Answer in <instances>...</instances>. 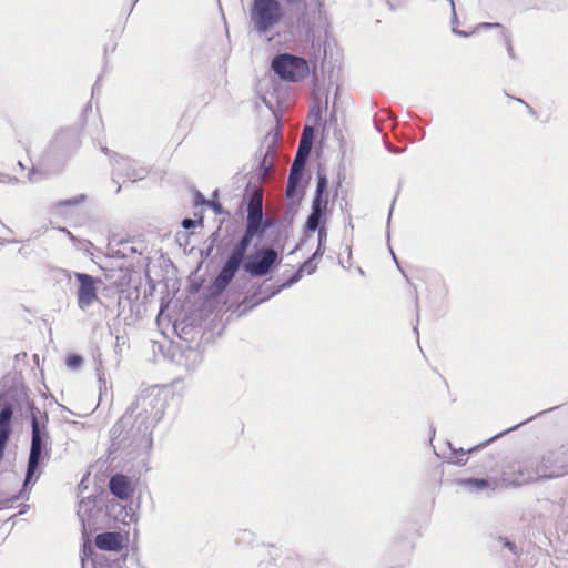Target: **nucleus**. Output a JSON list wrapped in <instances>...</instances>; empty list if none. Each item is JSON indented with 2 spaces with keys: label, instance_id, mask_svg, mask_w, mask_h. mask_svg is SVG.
Wrapping results in <instances>:
<instances>
[{
  "label": "nucleus",
  "instance_id": "f03ea898",
  "mask_svg": "<svg viewBox=\"0 0 568 568\" xmlns=\"http://www.w3.org/2000/svg\"><path fill=\"white\" fill-rule=\"evenodd\" d=\"M283 18L284 9L280 0H252L250 3V26L257 34H267Z\"/></svg>",
  "mask_w": 568,
  "mask_h": 568
},
{
  "label": "nucleus",
  "instance_id": "2eb2a0df",
  "mask_svg": "<svg viewBox=\"0 0 568 568\" xmlns=\"http://www.w3.org/2000/svg\"><path fill=\"white\" fill-rule=\"evenodd\" d=\"M327 206L328 195L315 193L314 199L312 201V209L327 212Z\"/></svg>",
  "mask_w": 568,
  "mask_h": 568
},
{
  "label": "nucleus",
  "instance_id": "423d86ee",
  "mask_svg": "<svg viewBox=\"0 0 568 568\" xmlns=\"http://www.w3.org/2000/svg\"><path fill=\"white\" fill-rule=\"evenodd\" d=\"M501 480L514 486L527 485L539 481V473L536 466L523 460H511L503 466Z\"/></svg>",
  "mask_w": 568,
  "mask_h": 568
},
{
  "label": "nucleus",
  "instance_id": "412c9836",
  "mask_svg": "<svg viewBox=\"0 0 568 568\" xmlns=\"http://www.w3.org/2000/svg\"><path fill=\"white\" fill-rule=\"evenodd\" d=\"M508 52H509L510 57H513V58L515 57L513 47L510 44H508Z\"/></svg>",
  "mask_w": 568,
  "mask_h": 568
},
{
  "label": "nucleus",
  "instance_id": "4be33fe9",
  "mask_svg": "<svg viewBox=\"0 0 568 568\" xmlns=\"http://www.w3.org/2000/svg\"><path fill=\"white\" fill-rule=\"evenodd\" d=\"M312 134H313V131L312 132H310V131L306 132V140L308 142H311Z\"/></svg>",
  "mask_w": 568,
  "mask_h": 568
},
{
  "label": "nucleus",
  "instance_id": "aec40b11",
  "mask_svg": "<svg viewBox=\"0 0 568 568\" xmlns=\"http://www.w3.org/2000/svg\"><path fill=\"white\" fill-rule=\"evenodd\" d=\"M182 226H183L184 229H191V227H193V226H194V221H193V220H191V219H185V220H183V222H182Z\"/></svg>",
  "mask_w": 568,
  "mask_h": 568
},
{
  "label": "nucleus",
  "instance_id": "1a4fd4ad",
  "mask_svg": "<svg viewBox=\"0 0 568 568\" xmlns=\"http://www.w3.org/2000/svg\"><path fill=\"white\" fill-rule=\"evenodd\" d=\"M282 135V128L278 122H276L274 129H272L265 136V141L267 142L266 151L263 155V159L260 163V174L262 178H266L270 175L272 168L274 165V161L277 152V144Z\"/></svg>",
  "mask_w": 568,
  "mask_h": 568
},
{
  "label": "nucleus",
  "instance_id": "dca6fc26",
  "mask_svg": "<svg viewBox=\"0 0 568 568\" xmlns=\"http://www.w3.org/2000/svg\"><path fill=\"white\" fill-rule=\"evenodd\" d=\"M315 193L328 195V181L325 174H317V183Z\"/></svg>",
  "mask_w": 568,
  "mask_h": 568
},
{
  "label": "nucleus",
  "instance_id": "5701e85b",
  "mask_svg": "<svg viewBox=\"0 0 568 568\" xmlns=\"http://www.w3.org/2000/svg\"><path fill=\"white\" fill-rule=\"evenodd\" d=\"M287 3H297L300 0H285Z\"/></svg>",
  "mask_w": 568,
  "mask_h": 568
},
{
  "label": "nucleus",
  "instance_id": "39448f33",
  "mask_svg": "<svg viewBox=\"0 0 568 568\" xmlns=\"http://www.w3.org/2000/svg\"><path fill=\"white\" fill-rule=\"evenodd\" d=\"M49 442V433L44 424H40L38 418L32 416V438H31V448L28 460L27 476L24 480V486L27 487L34 475L43 449L47 448Z\"/></svg>",
  "mask_w": 568,
  "mask_h": 568
},
{
  "label": "nucleus",
  "instance_id": "20e7f679",
  "mask_svg": "<svg viewBox=\"0 0 568 568\" xmlns=\"http://www.w3.org/2000/svg\"><path fill=\"white\" fill-rule=\"evenodd\" d=\"M540 480L556 479L568 474V448L550 450L537 464Z\"/></svg>",
  "mask_w": 568,
  "mask_h": 568
},
{
  "label": "nucleus",
  "instance_id": "a211bd4d",
  "mask_svg": "<svg viewBox=\"0 0 568 568\" xmlns=\"http://www.w3.org/2000/svg\"><path fill=\"white\" fill-rule=\"evenodd\" d=\"M464 484L477 490L489 487V483L486 479H466Z\"/></svg>",
  "mask_w": 568,
  "mask_h": 568
},
{
  "label": "nucleus",
  "instance_id": "6e6552de",
  "mask_svg": "<svg viewBox=\"0 0 568 568\" xmlns=\"http://www.w3.org/2000/svg\"><path fill=\"white\" fill-rule=\"evenodd\" d=\"M74 278L79 283V287L77 291V301L78 306L81 310H87L91 306L95 301H98V284H101L102 281L100 278H95L85 273L75 272L73 274Z\"/></svg>",
  "mask_w": 568,
  "mask_h": 568
},
{
  "label": "nucleus",
  "instance_id": "f3484780",
  "mask_svg": "<svg viewBox=\"0 0 568 568\" xmlns=\"http://www.w3.org/2000/svg\"><path fill=\"white\" fill-rule=\"evenodd\" d=\"M82 362H83L82 357L78 354H70L65 358L67 366L72 369L79 368L81 366Z\"/></svg>",
  "mask_w": 568,
  "mask_h": 568
},
{
  "label": "nucleus",
  "instance_id": "f257e3e1",
  "mask_svg": "<svg viewBox=\"0 0 568 568\" xmlns=\"http://www.w3.org/2000/svg\"><path fill=\"white\" fill-rule=\"evenodd\" d=\"M271 225V220H263V191L262 189H255L247 204L244 234L232 250L226 263L214 281V286L217 290H224L234 278L253 237L261 236Z\"/></svg>",
  "mask_w": 568,
  "mask_h": 568
},
{
  "label": "nucleus",
  "instance_id": "6ab92c4d",
  "mask_svg": "<svg viewBox=\"0 0 568 568\" xmlns=\"http://www.w3.org/2000/svg\"><path fill=\"white\" fill-rule=\"evenodd\" d=\"M466 454L467 452H464L463 449L460 452H454L450 457L452 463L456 465H465L467 462Z\"/></svg>",
  "mask_w": 568,
  "mask_h": 568
},
{
  "label": "nucleus",
  "instance_id": "7ed1b4c3",
  "mask_svg": "<svg viewBox=\"0 0 568 568\" xmlns=\"http://www.w3.org/2000/svg\"><path fill=\"white\" fill-rule=\"evenodd\" d=\"M271 67L281 79L290 82L303 80L310 73L308 62L304 58L290 53L274 57Z\"/></svg>",
  "mask_w": 568,
  "mask_h": 568
},
{
  "label": "nucleus",
  "instance_id": "4468645a",
  "mask_svg": "<svg viewBox=\"0 0 568 568\" xmlns=\"http://www.w3.org/2000/svg\"><path fill=\"white\" fill-rule=\"evenodd\" d=\"M326 212L321 210L312 209V213L310 214L306 221L307 231L314 232L318 229L321 223H325Z\"/></svg>",
  "mask_w": 568,
  "mask_h": 568
},
{
  "label": "nucleus",
  "instance_id": "0eeeda50",
  "mask_svg": "<svg viewBox=\"0 0 568 568\" xmlns=\"http://www.w3.org/2000/svg\"><path fill=\"white\" fill-rule=\"evenodd\" d=\"M312 132V128L305 126L302 133V138L300 141L298 150L296 156L291 166L288 182L286 186V195L288 197L294 195L295 189L301 181L302 172L305 165V161L311 151V142L306 140V132Z\"/></svg>",
  "mask_w": 568,
  "mask_h": 568
},
{
  "label": "nucleus",
  "instance_id": "ddd939ff",
  "mask_svg": "<svg viewBox=\"0 0 568 568\" xmlns=\"http://www.w3.org/2000/svg\"><path fill=\"white\" fill-rule=\"evenodd\" d=\"M13 406L4 404L0 410V457L12 433Z\"/></svg>",
  "mask_w": 568,
  "mask_h": 568
},
{
  "label": "nucleus",
  "instance_id": "9b49d317",
  "mask_svg": "<svg viewBox=\"0 0 568 568\" xmlns=\"http://www.w3.org/2000/svg\"><path fill=\"white\" fill-rule=\"evenodd\" d=\"M128 536L121 532L109 531L97 535L94 544L98 549L104 551H121L128 544Z\"/></svg>",
  "mask_w": 568,
  "mask_h": 568
},
{
  "label": "nucleus",
  "instance_id": "f8f14e48",
  "mask_svg": "<svg viewBox=\"0 0 568 568\" xmlns=\"http://www.w3.org/2000/svg\"><path fill=\"white\" fill-rule=\"evenodd\" d=\"M109 489L121 500L131 498L134 493L132 480L123 474H115L111 477L109 481Z\"/></svg>",
  "mask_w": 568,
  "mask_h": 568
},
{
  "label": "nucleus",
  "instance_id": "9d476101",
  "mask_svg": "<svg viewBox=\"0 0 568 568\" xmlns=\"http://www.w3.org/2000/svg\"><path fill=\"white\" fill-rule=\"evenodd\" d=\"M277 253L273 248H262L253 261L245 263L244 268L252 276L266 275L277 261Z\"/></svg>",
  "mask_w": 568,
  "mask_h": 568
}]
</instances>
